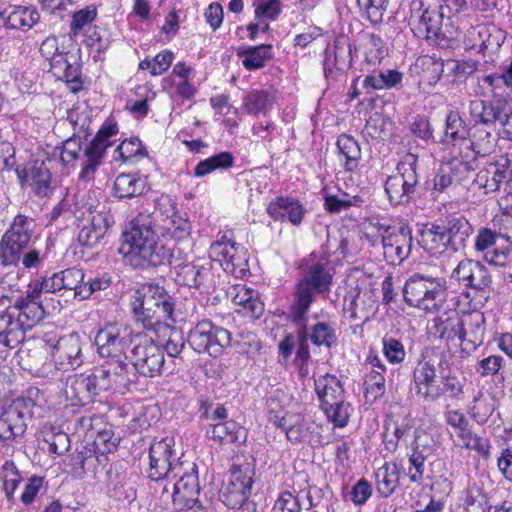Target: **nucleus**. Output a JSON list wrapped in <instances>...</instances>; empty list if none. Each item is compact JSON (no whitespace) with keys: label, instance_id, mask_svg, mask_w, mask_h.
<instances>
[{"label":"nucleus","instance_id":"nucleus-1","mask_svg":"<svg viewBox=\"0 0 512 512\" xmlns=\"http://www.w3.org/2000/svg\"><path fill=\"white\" fill-rule=\"evenodd\" d=\"M298 269L300 277L295 284L287 318L290 322L303 324L316 296L330 293L336 269L329 257L315 253L303 258Z\"/></svg>","mask_w":512,"mask_h":512},{"label":"nucleus","instance_id":"nucleus-2","mask_svg":"<svg viewBox=\"0 0 512 512\" xmlns=\"http://www.w3.org/2000/svg\"><path fill=\"white\" fill-rule=\"evenodd\" d=\"M171 249L152 230L150 222L143 216H137L130 223V228L122 233L119 253L126 265L133 269L146 270L165 264Z\"/></svg>","mask_w":512,"mask_h":512},{"label":"nucleus","instance_id":"nucleus-3","mask_svg":"<svg viewBox=\"0 0 512 512\" xmlns=\"http://www.w3.org/2000/svg\"><path fill=\"white\" fill-rule=\"evenodd\" d=\"M118 134L116 123H104L94 138L82 148L79 137H71L63 142L60 159L65 165L73 163L79 158L83 150L79 180L92 181L100 165L103 163L107 149L114 144L112 137Z\"/></svg>","mask_w":512,"mask_h":512},{"label":"nucleus","instance_id":"nucleus-4","mask_svg":"<svg viewBox=\"0 0 512 512\" xmlns=\"http://www.w3.org/2000/svg\"><path fill=\"white\" fill-rule=\"evenodd\" d=\"M131 307L136 321L155 334L160 333L168 321H176L172 297L157 284H145L136 290Z\"/></svg>","mask_w":512,"mask_h":512},{"label":"nucleus","instance_id":"nucleus-5","mask_svg":"<svg viewBox=\"0 0 512 512\" xmlns=\"http://www.w3.org/2000/svg\"><path fill=\"white\" fill-rule=\"evenodd\" d=\"M199 496L198 468L193 462H186L175 480H170L161 487V498L171 499L173 509L177 512L204 510L205 506Z\"/></svg>","mask_w":512,"mask_h":512},{"label":"nucleus","instance_id":"nucleus-6","mask_svg":"<svg viewBox=\"0 0 512 512\" xmlns=\"http://www.w3.org/2000/svg\"><path fill=\"white\" fill-rule=\"evenodd\" d=\"M446 296L443 278L421 273L412 274L403 288L405 302L427 313H437L446 302Z\"/></svg>","mask_w":512,"mask_h":512},{"label":"nucleus","instance_id":"nucleus-7","mask_svg":"<svg viewBox=\"0 0 512 512\" xmlns=\"http://www.w3.org/2000/svg\"><path fill=\"white\" fill-rule=\"evenodd\" d=\"M473 233V227L463 216L439 219L427 226L422 233L424 241L430 242V249L442 247L453 252L463 250Z\"/></svg>","mask_w":512,"mask_h":512},{"label":"nucleus","instance_id":"nucleus-8","mask_svg":"<svg viewBox=\"0 0 512 512\" xmlns=\"http://www.w3.org/2000/svg\"><path fill=\"white\" fill-rule=\"evenodd\" d=\"M315 391L320 400V407L327 418L336 427H345L353 409L346 400L341 381L331 374L319 376L315 379Z\"/></svg>","mask_w":512,"mask_h":512},{"label":"nucleus","instance_id":"nucleus-9","mask_svg":"<svg viewBox=\"0 0 512 512\" xmlns=\"http://www.w3.org/2000/svg\"><path fill=\"white\" fill-rule=\"evenodd\" d=\"M38 395V389L30 388L26 391V395H22L2 407L0 412L1 441H14L24 435L27 421L33 417L34 408L37 406L34 397Z\"/></svg>","mask_w":512,"mask_h":512},{"label":"nucleus","instance_id":"nucleus-10","mask_svg":"<svg viewBox=\"0 0 512 512\" xmlns=\"http://www.w3.org/2000/svg\"><path fill=\"white\" fill-rule=\"evenodd\" d=\"M418 156L406 153L396 166L397 173L389 176L384 185L392 206L408 205L415 196L419 184Z\"/></svg>","mask_w":512,"mask_h":512},{"label":"nucleus","instance_id":"nucleus-11","mask_svg":"<svg viewBox=\"0 0 512 512\" xmlns=\"http://www.w3.org/2000/svg\"><path fill=\"white\" fill-rule=\"evenodd\" d=\"M138 216L146 218L152 230L157 231L163 240L166 236L181 240L190 233L189 222L177 213L176 205L169 196L162 195L157 198L151 213H140Z\"/></svg>","mask_w":512,"mask_h":512},{"label":"nucleus","instance_id":"nucleus-12","mask_svg":"<svg viewBox=\"0 0 512 512\" xmlns=\"http://www.w3.org/2000/svg\"><path fill=\"white\" fill-rule=\"evenodd\" d=\"M138 216L146 218L152 230L157 231L163 240L166 236L181 240L190 233L189 222L177 213L176 205L169 196L162 195L157 198L151 213H140Z\"/></svg>","mask_w":512,"mask_h":512},{"label":"nucleus","instance_id":"nucleus-13","mask_svg":"<svg viewBox=\"0 0 512 512\" xmlns=\"http://www.w3.org/2000/svg\"><path fill=\"white\" fill-rule=\"evenodd\" d=\"M173 439L165 437L153 443L149 449V466L146 470L147 477L162 487L170 480H175L177 473L187 461H179L173 450Z\"/></svg>","mask_w":512,"mask_h":512},{"label":"nucleus","instance_id":"nucleus-14","mask_svg":"<svg viewBox=\"0 0 512 512\" xmlns=\"http://www.w3.org/2000/svg\"><path fill=\"white\" fill-rule=\"evenodd\" d=\"M34 227L33 219L17 215L0 240V265L16 266L28 248Z\"/></svg>","mask_w":512,"mask_h":512},{"label":"nucleus","instance_id":"nucleus-15","mask_svg":"<svg viewBox=\"0 0 512 512\" xmlns=\"http://www.w3.org/2000/svg\"><path fill=\"white\" fill-rule=\"evenodd\" d=\"M187 341L194 351L217 358L230 346L231 333L211 320H202L189 331Z\"/></svg>","mask_w":512,"mask_h":512},{"label":"nucleus","instance_id":"nucleus-16","mask_svg":"<svg viewBox=\"0 0 512 512\" xmlns=\"http://www.w3.org/2000/svg\"><path fill=\"white\" fill-rule=\"evenodd\" d=\"M254 470L249 466H235L222 488L219 498L222 503L231 509H237L249 499L252 493Z\"/></svg>","mask_w":512,"mask_h":512},{"label":"nucleus","instance_id":"nucleus-17","mask_svg":"<svg viewBox=\"0 0 512 512\" xmlns=\"http://www.w3.org/2000/svg\"><path fill=\"white\" fill-rule=\"evenodd\" d=\"M446 363L445 354L434 353L431 357H424L418 362L413 371V386L416 394L427 401H437L442 396L439 386H435L436 368H440Z\"/></svg>","mask_w":512,"mask_h":512},{"label":"nucleus","instance_id":"nucleus-18","mask_svg":"<svg viewBox=\"0 0 512 512\" xmlns=\"http://www.w3.org/2000/svg\"><path fill=\"white\" fill-rule=\"evenodd\" d=\"M134 369L145 377H154L161 373L165 358L162 346L153 340H140L130 350L129 356Z\"/></svg>","mask_w":512,"mask_h":512},{"label":"nucleus","instance_id":"nucleus-19","mask_svg":"<svg viewBox=\"0 0 512 512\" xmlns=\"http://www.w3.org/2000/svg\"><path fill=\"white\" fill-rule=\"evenodd\" d=\"M124 358H110L94 370L101 392H124L135 383V374L129 370Z\"/></svg>","mask_w":512,"mask_h":512},{"label":"nucleus","instance_id":"nucleus-20","mask_svg":"<svg viewBox=\"0 0 512 512\" xmlns=\"http://www.w3.org/2000/svg\"><path fill=\"white\" fill-rule=\"evenodd\" d=\"M131 332L119 324H107L95 336L98 353L102 357L124 358L128 345L132 343Z\"/></svg>","mask_w":512,"mask_h":512},{"label":"nucleus","instance_id":"nucleus-21","mask_svg":"<svg viewBox=\"0 0 512 512\" xmlns=\"http://www.w3.org/2000/svg\"><path fill=\"white\" fill-rule=\"evenodd\" d=\"M16 175L22 187H30L36 196L49 197L53 191L50 169L43 161H31L17 166Z\"/></svg>","mask_w":512,"mask_h":512},{"label":"nucleus","instance_id":"nucleus-22","mask_svg":"<svg viewBox=\"0 0 512 512\" xmlns=\"http://www.w3.org/2000/svg\"><path fill=\"white\" fill-rule=\"evenodd\" d=\"M511 180L512 168L509 160L501 158L480 169L473 180V185L483 190L484 194H490L499 191L502 186H507Z\"/></svg>","mask_w":512,"mask_h":512},{"label":"nucleus","instance_id":"nucleus-23","mask_svg":"<svg viewBox=\"0 0 512 512\" xmlns=\"http://www.w3.org/2000/svg\"><path fill=\"white\" fill-rule=\"evenodd\" d=\"M56 369L67 371L76 369L83 363L80 336L70 333L61 337L52 350Z\"/></svg>","mask_w":512,"mask_h":512},{"label":"nucleus","instance_id":"nucleus-24","mask_svg":"<svg viewBox=\"0 0 512 512\" xmlns=\"http://www.w3.org/2000/svg\"><path fill=\"white\" fill-rule=\"evenodd\" d=\"M270 422L281 429L286 439L296 445L309 441L313 423L299 413H285L283 416L271 415Z\"/></svg>","mask_w":512,"mask_h":512},{"label":"nucleus","instance_id":"nucleus-25","mask_svg":"<svg viewBox=\"0 0 512 512\" xmlns=\"http://www.w3.org/2000/svg\"><path fill=\"white\" fill-rule=\"evenodd\" d=\"M324 73L326 78H335L352 60V50L347 34H338L332 46L325 50Z\"/></svg>","mask_w":512,"mask_h":512},{"label":"nucleus","instance_id":"nucleus-26","mask_svg":"<svg viewBox=\"0 0 512 512\" xmlns=\"http://www.w3.org/2000/svg\"><path fill=\"white\" fill-rule=\"evenodd\" d=\"M210 253L219 257L224 270L236 277L243 276L249 270L245 253L239 251V246L234 242H215L210 247Z\"/></svg>","mask_w":512,"mask_h":512},{"label":"nucleus","instance_id":"nucleus-27","mask_svg":"<svg viewBox=\"0 0 512 512\" xmlns=\"http://www.w3.org/2000/svg\"><path fill=\"white\" fill-rule=\"evenodd\" d=\"M385 259L391 264H401L410 254L412 248L411 229L402 224L393 235H386L382 242Z\"/></svg>","mask_w":512,"mask_h":512},{"label":"nucleus","instance_id":"nucleus-28","mask_svg":"<svg viewBox=\"0 0 512 512\" xmlns=\"http://www.w3.org/2000/svg\"><path fill=\"white\" fill-rule=\"evenodd\" d=\"M266 210L274 221H289L293 226H299L306 214V209L299 200L286 196L272 200Z\"/></svg>","mask_w":512,"mask_h":512},{"label":"nucleus","instance_id":"nucleus-29","mask_svg":"<svg viewBox=\"0 0 512 512\" xmlns=\"http://www.w3.org/2000/svg\"><path fill=\"white\" fill-rule=\"evenodd\" d=\"M377 310L376 300L371 292H360L358 287L350 290L344 298V312L351 320L366 322Z\"/></svg>","mask_w":512,"mask_h":512},{"label":"nucleus","instance_id":"nucleus-30","mask_svg":"<svg viewBox=\"0 0 512 512\" xmlns=\"http://www.w3.org/2000/svg\"><path fill=\"white\" fill-rule=\"evenodd\" d=\"M470 172L467 162L454 160L440 168L432 180V195L435 198L450 186L460 184Z\"/></svg>","mask_w":512,"mask_h":512},{"label":"nucleus","instance_id":"nucleus-31","mask_svg":"<svg viewBox=\"0 0 512 512\" xmlns=\"http://www.w3.org/2000/svg\"><path fill=\"white\" fill-rule=\"evenodd\" d=\"M101 393L96 381L94 371L89 374H75L67 379L65 386V394L68 398L77 400L84 405L92 400V398Z\"/></svg>","mask_w":512,"mask_h":512},{"label":"nucleus","instance_id":"nucleus-32","mask_svg":"<svg viewBox=\"0 0 512 512\" xmlns=\"http://www.w3.org/2000/svg\"><path fill=\"white\" fill-rule=\"evenodd\" d=\"M506 106V101L502 99L491 101L475 99L469 103V114L475 125L489 126L501 120Z\"/></svg>","mask_w":512,"mask_h":512},{"label":"nucleus","instance_id":"nucleus-33","mask_svg":"<svg viewBox=\"0 0 512 512\" xmlns=\"http://www.w3.org/2000/svg\"><path fill=\"white\" fill-rule=\"evenodd\" d=\"M109 228L107 215L103 212H97L91 215L81 227L77 241L81 246L95 247L105 236Z\"/></svg>","mask_w":512,"mask_h":512},{"label":"nucleus","instance_id":"nucleus-34","mask_svg":"<svg viewBox=\"0 0 512 512\" xmlns=\"http://www.w3.org/2000/svg\"><path fill=\"white\" fill-rule=\"evenodd\" d=\"M24 339L21 323L9 310L0 313V352L15 348Z\"/></svg>","mask_w":512,"mask_h":512},{"label":"nucleus","instance_id":"nucleus-35","mask_svg":"<svg viewBox=\"0 0 512 512\" xmlns=\"http://www.w3.org/2000/svg\"><path fill=\"white\" fill-rule=\"evenodd\" d=\"M446 61L435 56L422 55L412 66V71L419 76L420 81L434 86L442 77Z\"/></svg>","mask_w":512,"mask_h":512},{"label":"nucleus","instance_id":"nucleus-36","mask_svg":"<svg viewBox=\"0 0 512 512\" xmlns=\"http://www.w3.org/2000/svg\"><path fill=\"white\" fill-rule=\"evenodd\" d=\"M207 436L219 443L240 444L245 441L246 434L240 425L234 421H224L211 424Z\"/></svg>","mask_w":512,"mask_h":512},{"label":"nucleus","instance_id":"nucleus-37","mask_svg":"<svg viewBox=\"0 0 512 512\" xmlns=\"http://www.w3.org/2000/svg\"><path fill=\"white\" fill-rule=\"evenodd\" d=\"M51 70L58 79L66 82L73 93L82 89L80 68L78 65L71 64L66 56L60 55L59 59L52 63Z\"/></svg>","mask_w":512,"mask_h":512},{"label":"nucleus","instance_id":"nucleus-38","mask_svg":"<svg viewBox=\"0 0 512 512\" xmlns=\"http://www.w3.org/2000/svg\"><path fill=\"white\" fill-rule=\"evenodd\" d=\"M146 189V181L136 174L118 175L114 181V194L120 199L140 196Z\"/></svg>","mask_w":512,"mask_h":512},{"label":"nucleus","instance_id":"nucleus-39","mask_svg":"<svg viewBox=\"0 0 512 512\" xmlns=\"http://www.w3.org/2000/svg\"><path fill=\"white\" fill-rule=\"evenodd\" d=\"M39 20L38 12L33 8L18 7L11 11L7 17L1 16L5 29L30 30Z\"/></svg>","mask_w":512,"mask_h":512},{"label":"nucleus","instance_id":"nucleus-40","mask_svg":"<svg viewBox=\"0 0 512 512\" xmlns=\"http://www.w3.org/2000/svg\"><path fill=\"white\" fill-rule=\"evenodd\" d=\"M271 45L240 46L237 55L242 58V65L249 71L262 68L266 59L271 58Z\"/></svg>","mask_w":512,"mask_h":512},{"label":"nucleus","instance_id":"nucleus-41","mask_svg":"<svg viewBox=\"0 0 512 512\" xmlns=\"http://www.w3.org/2000/svg\"><path fill=\"white\" fill-rule=\"evenodd\" d=\"M72 41V34H51L41 43L40 52L52 64L60 55L68 54L66 43L71 44Z\"/></svg>","mask_w":512,"mask_h":512},{"label":"nucleus","instance_id":"nucleus-42","mask_svg":"<svg viewBox=\"0 0 512 512\" xmlns=\"http://www.w3.org/2000/svg\"><path fill=\"white\" fill-rule=\"evenodd\" d=\"M274 101V95L269 91L252 90L243 97V107L249 114H266Z\"/></svg>","mask_w":512,"mask_h":512},{"label":"nucleus","instance_id":"nucleus-43","mask_svg":"<svg viewBox=\"0 0 512 512\" xmlns=\"http://www.w3.org/2000/svg\"><path fill=\"white\" fill-rule=\"evenodd\" d=\"M337 148L344 157V167L347 171H354L361 159V148L359 143L350 135L341 134L337 139Z\"/></svg>","mask_w":512,"mask_h":512},{"label":"nucleus","instance_id":"nucleus-44","mask_svg":"<svg viewBox=\"0 0 512 512\" xmlns=\"http://www.w3.org/2000/svg\"><path fill=\"white\" fill-rule=\"evenodd\" d=\"M234 156L228 151L215 154L207 159L200 161L194 168V176L203 177L215 170H224L232 167Z\"/></svg>","mask_w":512,"mask_h":512},{"label":"nucleus","instance_id":"nucleus-45","mask_svg":"<svg viewBox=\"0 0 512 512\" xmlns=\"http://www.w3.org/2000/svg\"><path fill=\"white\" fill-rule=\"evenodd\" d=\"M442 14L436 10L425 9L422 12H413L410 17L412 30L419 32H439L441 29Z\"/></svg>","mask_w":512,"mask_h":512},{"label":"nucleus","instance_id":"nucleus-46","mask_svg":"<svg viewBox=\"0 0 512 512\" xmlns=\"http://www.w3.org/2000/svg\"><path fill=\"white\" fill-rule=\"evenodd\" d=\"M469 139L471 147L476 155L486 156L490 154L495 147V138L491 131L479 125H473L470 128Z\"/></svg>","mask_w":512,"mask_h":512},{"label":"nucleus","instance_id":"nucleus-47","mask_svg":"<svg viewBox=\"0 0 512 512\" xmlns=\"http://www.w3.org/2000/svg\"><path fill=\"white\" fill-rule=\"evenodd\" d=\"M377 491L382 497H389L397 488L399 474L396 464H384L376 472Z\"/></svg>","mask_w":512,"mask_h":512},{"label":"nucleus","instance_id":"nucleus-48","mask_svg":"<svg viewBox=\"0 0 512 512\" xmlns=\"http://www.w3.org/2000/svg\"><path fill=\"white\" fill-rule=\"evenodd\" d=\"M495 404L496 400L492 396L479 392L473 398L472 405L469 407V414L478 424L483 425L487 423L495 411Z\"/></svg>","mask_w":512,"mask_h":512},{"label":"nucleus","instance_id":"nucleus-49","mask_svg":"<svg viewBox=\"0 0 512 512\" xmlns=\"http://www.w3.org/2000/svg\"><path fill=\"white\" fill-rule=\"evenodd\" d=\"M456 436L463 448L475 451L485 459L489 458L491 446L488 439L474 434L469 427L462 429V431H456Z\"/></svg>","mask_w":512,"mask_h":512},{"label":"nucleus","instance_id":"nucleus-50","mask_svg":"<svg viewBox=\"0 0 512 512\" xmlns=\"http://www.w3.org/2000/svg\"><path fill=\"white\" fill-rule=\"evenodd\" d=\"M308 339L316 346L331 348L337 343L335 329L326 322H317L308 328Z\"/></svg>","mask_w":512,"mask_h":512},{"label":"nucleus","instance_id":"nucleus-51","mask_svg":"<svg viewBox=\"0 0 512 512\" xmlns=\"http://www.w3.org/2000/svg\"><path fill=\"white\" fill-rule=\"evenodd\" d=\"M85 443L92 450H95V454L99 457L116 449L118 439L114 437L113 432L110 429H103L95 431L93 438L85 440Z\"/></svg>","mask_w":512,"mask_h":512},{"label":"nucleus","instance_id":"nucleus-52","mask_svg":"<svg viewBox=\"0 0 512 512\" xmlns=\"http://www.w3.org/2000/svg\"><path fill=\"white\" fill-rule=\"evenodd\" d=\"M18 311L17 321L21 323V329L24 332L25 329H31L37 323H39L45 315V310L42 303H31L16 308Z\"/></svg>","mask_w":512,"mask_h":512},{"label":"nucleus","instance_id":"nucleus-53","mask_svg":"<svg viewBox=\"0 0 512 512\" xmlns=\"http://www.w3.org/2000/svg\"><path fill=\"white\" fill-rule=\"evenodd\" d=\"M133 94L134 96H141V99L131 97L127 101V108L138 117L146 116L149 110L148 101L153 100L155 94L147 84L137 86Z\"/></svg>","mask_w":512,"mask_h":512},{"label":"nucleus","instance_id":"nucleus-54","mask_svg":"<svg viewBox=\"0 0 512 512\" xmlns=\"http://www.w3.org/2000/svg\"><path fill=\"white\" fill-rule=\"evenodd\" d=\"M98 461L99 457L95 454V450H92L86 443L71 456V464L78 475L94 468Z\"/></svg>","mask_w":512,"mask_h":512},{"label":"nucleus","instance_id":"nucleus-55","mask_svg":"<svg viewBox=\"0 0 512 512\" xmlns=\"http://www.w3.org/2000/svg\"><path fill=\"white\" fill-rule=\"evenodd\" d=\"M363 202L364 200L360 195L349 196L348 194L342 196L327 195L324 199L325 208L330 213H339L352 206L361 207Z\"/></svg>","mask_w":512,"mask_h":512},{"label":"nucleus","instance_id":"nucleus-56","mask_svg":"<svg viewBox=\"0 0 512 512\" xmlns=\"http://www.w3.org/2000/svg\"><path fill=\"white\" fill-rule=\"evenodd\" d=\"M162 331L167 336L164 350L170 357H177L185 347V338L182 330L176 328L171 323H167L165 327H162Z\"/></svg>","mask_w":512,"mask_h":512},{"label":"nucleus","instance_id":"nucleus-57","mask_svg":"<svg viewBox=\"0 0 512 512\" xmlns=\"http://www.w3.org/2000/svg\"><path fill=\"white\" fill-rule=\"evenodd\" d=\"M0 478L3 482V491L8 500H11L18 485L21 483V475L12 461H6L2 466Z\"/></svg>","mask_w":512,"mask_h":512},{"label":"nucleus","instance_id":"nucleus-58","mask_svg":"<svg viewBox=\"0 0 512 512\" xmlns=\"http://www.w3.org/2000/svg\"><path fill=\"white\" fill-rule=\"evenodd\" d=\"M470 128H467L465 121L456 111H450L446 117L445 136L452 141L465 140L468 138Z\"/></svg>","mask_w":512,"mask_h":512},{"label":"nucleus","instance_id":"nucleus-59","mask_svg":"<svg viewBox=\"0 0 512 512\" xmlns=\"http://www.w3.org/2000/svg\"><path fill=\"white\" fill-rule=\"evenodd\" d=\"M297 327V350L294 363H304L310 361V351L308 346V315L303 324L291 322Z\"/></svg>","mask_w":512,"mask_h":512},{"label":"nucleus","instance_id":"nucleus-60","mask_svg":"<svg viewBox=\"0 0 512 512\" xmlns=\"http://www.w3.org/2000/svg\"><path fill=\"white\" fill-rule=\"evenodd\" d=\"M272 512H301L299 496L295 486H293V491L285 490L279 494Z\"/></svg>","mask_w":512,"mask_h":512},{"label":"nucleus","instance_id":"nucleus-61","mask_svg":"<svg viewBox=\"0 0 512 512\" xmlns=\"http://www.w3.org/2000/svg\"><path fill=\"white\" fill-rule=\"evenodd\" d=\"M366 395L374 400L380 398L386 390L384 373L378 370H371L364 381Z\"/></svg>","mask_w":512,"mask_h":512},{"label":"nucleus","instance_id":"nucleus-62","mask_svg":"<svg viewBox=\"0 0 512 512\" xmlns=\"http://www.w3.org/2000/svg\"><path fill=\"white\" fill-rule=\"evenodd\" d=\"M383 353L392 364L402 363L406 357L404 345L394 337L385 336L382 340Z\"/></svg>","mask_w":512,"mask_h":512},{"label":"nucleus","instance_id":"nucleus-63","mask_svg":"<svg viewBox=\"0 0 512 512\" xmlns=\"http://www.w3.org/2000/svg\"><path fill=\"white\" fill-rule=\"evenodd\" d=\"M472 273L473 274L470 276L466 288H471L476 291H484L491 286V275L483 264L477 261L476 267H474Z\"/></svg>","mask_w":512,"mask_h":512},{"label":"nucleus","instance_id":"nucleus-64","mask_svg":"<svg viewBox=\"0 0 512 512\" xmlns=\"http://www.w3.org/2000/svg\"><path fill=\"white\" fill-rule=\"evenodd\" d=\"M488 500L486 494L478 487L467 490L465 506L468 512H486Z\"/></svg>","mask_w":512,"mask_h":512}]
</instances>
